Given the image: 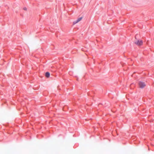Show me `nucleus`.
Masks as SVG:
<instances>
[{
  "instance_id": "obj_1",
  "label": "nucleus",
  "mask_w": 154,
  "mask_h": 154,
  "mask_svg": "<svg viewBox=\"0 0 154 154\" xmlns=\"http://www.w3.org/2000/svg\"><path fill=\"white\" fill-rule=\"evenodd\" d=\"M140 88H143L146 86V84L144 82L139 81L138 83Z\"/></svg>"
},
{
  "instance_id": "obj_4",
  "label": "nucleus",
  "mask_w": 154,
  "mask_h": 154,
  "mask_svg": "<svg viewBox=\"0 0 154 154\" xmlns=\"http://www.w3.org/2000/svg\"><path fill=\"white\" fill-rule=\"evenodd\" d=\"M50 76V73L48 72H47L45 73V76L46 77L49 78Z\"/></svg>"
},
{
  "instance_id": "obj_5",
  "label": "nucleus",
  "mask_w": 154,
  "mask_h": 154,
  "mask_svg": "<svg viewBox=\"0 0 154 154\" xmlns=\"http://www.w3.org/2000/svg\"><path fill=\"white\" fill-rule=\"evenodd\" d=\"M23 10H27V8L26 7H24L23 8Z\"/></svg>"
},
{
  "instance_id": "obj_3",
  "label": "nucleus",
  "mask_w": 154,
  "mask_h": 154,
  "mask_svg": "<svg viewBox=\"0 0 154 154\" xmlns=\"http://www.w3.org/2000/svg\"><path fill=\"white\" fill-rule=\"evenodd\" d=\"M82 17H80L78 18L77 20H76V21L73 22V24H75L76 23H77L79 22L80 21L82 20Z\"/></svg>"
},
{
  "instance_id": "obj_2",
  "label": "nucleus",
  "mask_w": 154,
  "mask_h": 154,
  "mask_svg": "<svg viewBox=\"0 0 154 154\" xmlns=\"http://www.w3.org/2000/svg\"><path fill=\"white\" fill-rule=\"evenodd\" d=\"M134 43L137 45L141 46L143 45V42L142 40H138L135 42Z\"/></svg>"
}]
</instances>
